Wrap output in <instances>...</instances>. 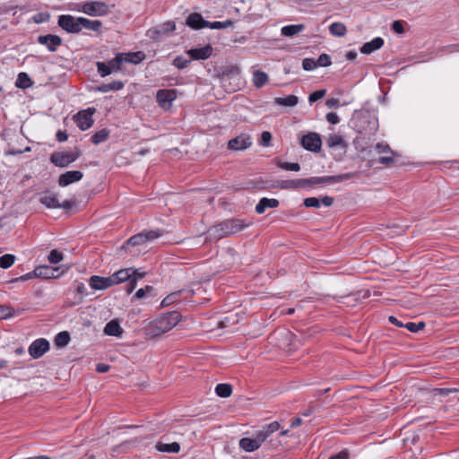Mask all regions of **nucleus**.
Listing matches in <instances>:
<instances>
[{
  "mask_svg": "<svg viewBox=\"0 0 459 459\" xmlns=\"http://www.w3.org/2000/svg\"><path fill=\"white\" fill-rule=\"evenodd\" d=\"M251 221L241 219H230L221 221L209 228L207 231V238L209 240H219L223 238L230 237L238 233L251 225Z\"/></svg>",
  "mask_w": 459,
  "mask_h": 459,
  "instance_id": "nucleus-1",
  "label": "nucleus"
},
{
  "mask_svg": "<svg viewBox=\"0 0 459 459\" xmlns=\"http://www.w3.org/2000/svg\"><path fill=\"white\" fill-rule=\"evenodd\" d=\"M180 320L181 314L178 311L165 313L151 324V332L154 336L161 335L175 327Z\"/></svg>",
  "mask_w": 459,
  "mask_h": 459,
  "instance_id": "nucleus-2",
  "label": "nucleus"
},
{
  "mask_svg": "<svg viewBox=\"0 0 459 459\" xmlns=\"http://www.w3.org/2000/svg\"><path fill=\"white\" fill-rule=\"evenodd\" d=\"M144 275V273H139L138 270L127 268L116 272L110 275V278L112 279L113 285L127 281V292L131 293L134 290L137 281L143 278Z\"/></svg>",
  "mask_w": 459,
  "mask_h": 459,
  "instance_id": "nucleus-3",
  "label": "nucleus"
},
{
  "mask_svg": "<svg viewBox=\"0 0 459 459\" xmlns=\"http://www.w3.org/2000/svg\"><path fill=\"white\" fill-rule=\"evenodd\" d=\"M358 176V172H349L335 176L312 177L307 178L308 187L325 183L336 184Z\"/></svg>",
  "mask_w": 459,
  "mask_h": 459,
  "instance_id": "nucleus-4",
  "label": "nucleus"
},
{
  "mask_svg": "<svg viewBox=\"0 0 459 459\" xmlns=\"http://www.w3.org/2000/svg\"><path fill=\"white\" fill-rule=\"evenodd\" d=\"M81 153L79 150L75 149L73 152H54L50 156V161L55 164L56 167L65 168L67 167L72 162L75 161Z\"/></svg>",
  "mask_w": 459,
  "mask_h": 459,
  "instance_id": "nucleus-5",
  "label": "nucleus"
},
{
  "mask_svg": "<svg viewBox=\"0 0 459 459\" xmlns=\"http://www.w3.org/2000/svg\"><path fill=\"white\" fill-rule=\"evenodd\" d=\"M81 11L90 16H104L110 12V9L105 2L91 1L82 4Z\"/></svg>",
  "mask_w": 459,
  "mask_h": 459,
  "instance_id": "nucleus-6",
  "label": "nucleus"
},
{
  "mask_svg": "<svg viewBox=\"0 0 459 459\" xmlns=\"http://www.w3.org/2000/svg\"><path fill=\"white\" fill-rule=\"evenodd\" d=\"M162 235L160 230H143L136 235H134L127 240V244L130 246H139L146 241L153 240Z\"/></svg>",
  "mask_w": 459,
  "mask_h": 459,
  "instance_id": "nucleus-7",
  "label": "nucleus"
},
{
  "mask_svg": "<svg viewBox=\"0 0 459 459\" xmlns=\"http://www.w3.org/2000/svg\"><path fill=\"white\" fill-rule=\"evenodd\" d=\"M94 111L95 108H89L88 109L82 110L74 116V120L81 130L84 131L91 127L93 125L92 115Z\"/></svg>",
  "mask_w": 459,
  "mask_h": 459,
  "instance_id": "nucleus-8",
  "label": "nucleus"
},
{
  "mask_svg": "<svg viewBox=\"0 0 459 459\" xmlns=\"http://www.w3.org/2000/svg\"><path fill=\"white\" fill-rule=\"evenodd\" d=\"M58 25L69 33L81 32V25L78 22V17L75 18L68 14L60 15L58 17Z\"/></svg>",
  "mask_w": 459,
  "mask_h": 459,
  "instance_id": "nucleus-9",
  "label": "nucleus"
},
{
  "mask_svg": "<svg viewBox=\"0 0 459 459\" xmlns=\"http://www.w3.org/2000/svg\"><path fill=\"white\" fill-rule=\"evenodd\" d=\"M176 30L174 22L169 21L160 27H154L147 30V36L152 40H159L161 36L167 35Z\"/></svg>",
  "mask_w": 459,
  "mask_h": 459,
  "instance_id": "nucleus-10",
  "label": "nucleus"
},
{
  "mask_svg": "<svg viewBox=\"0 0 459 459\" xmlns=\"http://www.w3.org/2000/svg\"><path fill=\"white\" fill-rule=\"evenodd\" d=\"M300 143L306 150L316 152L321 149L322 141L318 134L308 133L302 136Z\"/></svg>",
  "mask_w": 459,
  "mask_h": 459,
  "instance_id": "nucleus-11",
  "label": "nucleus"
},
{
  "mask_svg": "<svg viewBox=\"0 0 459 459\" xmlns=\"http://www.w3.org/2000/svg\"><path fill=\"white\" fill-rule=\"evenodd\" d=\"M252 145V137L247 134H241L228 143V148L232 151H242Z\"/></svg>",
  "mask_w": 459,
  "mask_h": 459,
  "instance_id": "nucleus-12",
  "label": "nucleus"
},
{
  "mask_svg": "<svg viewBox=\"0 0 459 459\" xmlns=\"http://www.w3.org/2000/svg\"><path fill=\"white\" fill-rule=\"evenodd\" d=\"M49 350V342L43 338L37 339L29 347V353L33 359H39Z\"/></svg>",
  "mask_w": 459,
  "mask_h": 459,
  "instance_id": "nucleus-13",
  "label": "nucleus"
},
{
  "mask_svg": "<svg viewBox=\"0 0 459 459\" xmlns=\"http://www.w3.org/2000/svg\"><path fill=\"white\" fill-rule=\"evenodd\" d=\"M159 105L163 108H169L177 98L176 90H159L156 94Z\"/></svg>",
  "mask_w": 459,
  "mask_h": 459,
  "instance_id": "nucleus-14",
  "label": "nucleus"
},
{
  "mask_svg": "<svg viewBox=\"0 0 459 459\" xmlns=\"http://www.w3.org/2000/svg\"><path fill=\"white\" fill-rule=\"evenodd\" d=\"M280 428V423L273 421L265 425L262 429L256 431L255 434L257 435L261 445L266 441H272L273 434L276 433Z\"/></svg>",
  "mask_w": 459,
  "mask_h": 459,
  "instance_id": "nucleus-15",
  "label": "nucleus"
},
{
  "mask_svg": "<svg viewBox=\"0 0 459 459\" xmlns=\"http://www.w3.org/2000/svg\"><path fill=\"white\" fill-rule=\"evenodd\" d=\"M38 42L46 46L50 52H55L62 45V39L53 34L40 35L38 37Z\"/></svg>",
  "mask_w": 459,
  "mask_h": 459,
  "instance_id": "nucleus-16",
  "label": "nucleus"
},
{
  "mask_svg": "<svg viewBox=\"0 0 459 459\" xmlns=\"http://www.w3.org/2000/svg\"><path fill=\"white\" fill-rule=\"evenodd\" d=\"M83 177V174L79 170L66 171L60 175L58 178V185L60 186H66L72 183L80 181Z\"/></svg>",
  "mask_w": 459,
  "mask_h": 459,
  "instance_id": "nucleus-17",
  "label": "nucleus"
},
{
  "mask_svg": "<svg viewBox=\"0 0 459 459\" xmlns=\"http://www.w3.org/2000/svg\"><path fill=\"white\" fill-rule=\"evenodd\" d=\"M238 445L241 449L249 453L256 451L262 446L255 433H254L252 437L241 438Z\"/></svg>",
  "mask_w": 459,
  "mask_h": 459,
  "instance_id": "nucleus-18",
  "label": "nucleus"
},
{
  "mask_svg": "<svg viewBox=\"0 0 459 459\" xmlns=\"http://www.w3.org/2000/svg\"><path fill=\"white\" fill-rule=\"evenodd\" d=\"M89 284L93 290H106L111 286L112 279L109 277H101L93 275L89 279Z\"/></svg>",
  "mask_w": 459,
  "mask_h": 459,
  "instance_id": "nucleus-19",
  "label": "nucleus"
},
{
  "mask_svg": "<svg viewBox=\"0 0 459 459\" xmlns=\"http://www.w3.org/2000/svg\"><path fill=\"white\" fill-rule=\"evenodd\" d=\"M303 204L307 208H319L321 204L331 206L333 204V198L328 195L324 196L321 200L316 197H307L304 199Z\"/></svg>",
  "mask_w": 459,
  "mask_h": 459,
  "instance_id": "nucleus-20",
  "label": "nucleus"
},
{
  "mask_svg": "<svg viewBox=\"0 0 459 459\" xmlns=\"http://www.w3.org/2000/svg\"><path fill=\"white\" fill-rule=\"evenodd\" d=\"M212 48L207 45L201 48H191L187 51V54L195 60H205L212 55Z\"/></svg>",
  "mask_w": 459,
  "mask_h": 459,
  "instance_id": "nucleus-21",
  "label": "nucleus"
},
{
  "mask_svg": "<svg viewBox=\"0 0 459 459\" xmlns=\"http://www.w3.org/2000/svg\"><path fill=\"white\" fill-rule=\"evenodd\" d=\"M186 24L194 30L207 28V21H204L200 13H191L186 22Z\"/></svg>",
  "mask_w": 459,
  "mask_h": 459,
  "instance_id": "nucleus-22",
  "label": "nucleus"
},
{
  "mask_svg": "<svg viewBox=\"0 0 459 459\" xmlns=\"http://www.w3.org/2000/svg\"><path fill=\"white\" fill-rule=\"evenodd\" d=\"M39 202L48 209H55L59 206L56 195L49 192L40 194Z\"/></svg>",
  "mask_w": 459,
  "mask_h": 459,
  "instance_id": "nucleus-23",
  "label": "nucleus"
},
{
  "mask_svg": "<svg viewBox=\"0 0 459 459\" xmlns=\"http://www.w3.org/2000/svg\"><path fill=\"white\" fill-rule=\"evenodd\" d=\"M58 271L57 268H52L48 265H41L36 267L32 272L34 277L51 279L56 277V273Z\"/></svg>",
  "mask_w": 459,
  "mask_h": 459,
  "instance_id": "nucleus-24",
  "label": "nucleus"
},
{
  "mask_svg": "<svg viewBox=\"0 0 459 459\" xmlns=\"http://www.w3.org/2000/svg\"><path fill=\"white\" fill-rule=\"evenodd\" d=\"M279 201L275 198L263 197L255 205V212L258 214L264 213L268 208H276L279 206Z\"/></svg>",
  "mask_w": 459,
  "mask_h": 459,
  "instance_id": "nucleus-25",
  "label": "nucleus"
},
{
  "mask_svg": "<svg viewBox=\"0 0 459 459\" xmlns=\"http://www.w3.org/2000/svg\"><path fill=\"white\" fill-rule=\"evenodd\" d=\"M78 22L81 25V30L85 29L92 31H100L102 27V22L99 20H90L84 17H78Z\"/></svg>",
  "mask_w": 459,
  "mask_h": 459,
  "instance_id": "nucleus-26",
  "label": "nucleus"
},
{
  "mask_svg": "<svg viewBox=\"0 0 459 459\" xmlns=\"http://www.w3.org/2000/svg\"><path fill=\"white\" fill-rule=\"evenodd\" d=\"M384 45V39L380 37H377L373 39L369 42H366L361 48L360 52L362 54H371L375 50L379 49Z\"/></svg>",
  "mask_w": 459,
  "mask_h": 459,
  "instance_id": "nucleus-27",
  "label": "nucleus"
},
{
  "mask_svg": "<svg viewBox=\"0 0 459 459\" xmlns=\"http://www.w3.org/2000/svg\"><path fill=\"white\" fill-rule=\"evenodd\" d=\"M103 332L109 336H120L123 329L117 320H111L105 325Z\"/></svg>",
  "mask_w": 459,
  "mask_h": 459,
  "instance_id": "nucleus-28",
  "label": "nucleus"
},
{
  "mask_svg": "<svg viewBox=\"0 0 459 459\" xmlns=\"http://www.w3.org/2000/svg\"><path fill=\"white\" fill-rule=\"evenodd\" d=\"M376 148L378 150L379 152H390L391 153L390 156L380 157L378 160L379 163L385 165V166H390L392 163H394V159L392 156L394 154V152L390 150L388 145H383L381 143H377Z\"/></svg>",
  "mask_w": 459,
  "mask_h": 459,
  "instance_id": "nucleus-29",
  "label": "nucleus"
},
{
  "mask_svg": "<svg viewBox=\"0 0 459 459\" xmlns=\"http://www.w3.org/2000/svg\"><path fill=\"white\" fill-rule=\"evenodd\" d=\"M155 448L162 453L177 454L180 451V445L178 442H172L170 444L158 442L155 445Z\"/></svg>",
  "mask_w": 459,
  "mask_h": 459,
  "instance_id": "nucleus-30",
  "label": "nucleus"
},
{
  "mask_svg": "<svg viewBox=\"0 0 459 459\" xmlns=\"http://www.w3.org/2000/svg\"><path fill=\"white\" fill-rule=\"evenodd\" d=\"M305 29L304 24H293V25H287L281 28V35L285 37H293L301 31H303Z\"/></svg>",
  "mask_w": 459,
  "mask_h": 459,
  "instance_id": "nucleus-31",
  "label": "nucleus"
},
{
  "mask_svg": "<svg viewBox=\"0 0 459 459\" xmlns=\"http://www.w3.org/2000/svg\"><path fill=\"white\" fill-rule=\"evenodd\" d=\"M325 143L329 148H333V147H338V146L344 148L346 146V143H345L343 138L341 135L336 134H330L325 140Z\"/></svg>",
  "mask_w": 459,
  "mask_h": 459,
  "instance_id": "nucleus-32",
  "label": "nucleus"
},
{
  "mask_svg": "<svg viewBox=\"0 0 459 459\" xmlns=\"http://www.w3.org/2000/svg\"><path fill=\"white\" fill-rule=\"evenodd\" d=\"M298 102L299 99L295 95H289L284 98L277 97L274 99V103L282 107H294Z\"/></svg>",
  "mask_w": 459,
  "mask_h": 459,
  "instance_id": "nucleus-33",
  "label": "nucleus"
},
{
  "mask_svg": "<svg viewBox=\"0 0 459 459\" xmlns=\"http://www.w3.org/2000/svg\"><path fill=\"white\" fill-rule=\"evenodd\" d=\"M269 81V77L266 73L256 71L253 75V83L256 88H262Z\"/></svg>",
  "mask_w": 459,
  "mask_h": 459,
  "instance_id": "nucleus-34",
  "label": "nucleus"
},
{
  "mask_svg": "<svg viewBox=\"0 0 459 459\" xmlns=\"http://www.w3.org/2000/svg\"><path fill=\"white\" fill-rule=\"evenodd\" d=\"M124 83L121 81H114L110 83H104L99 86L98 90L100 92H108L111 91H119L123 89Z\"/></svg>",
  "mask_w": 459,
  "mask_h": 459,
  "instance_id": "nucleus-35",
  "label": "nucleus"
},
{
  "mask_svg": "<svg viewBox=\"0 0 459 459\" xmlns=\"http://www.w3.org/2000/svg\"><path fill=\"white\" fill-rule=\"evenodd\" d=\"M145 58V55L142 51L127 53L124 56L125 62L132 64H139Z\"/></svg>",
  "mask_w": 459,
  "mask_h": 459,
  "instance_id": "nucleus-36",
  "label": "nucleus"
},
{
  "mask_svg": "<svg viewBox=\"0 0 459 459\" xmlns=\"http://www.w3.org/2000/svg\"><path fill=\"white\" fill-rule=\"evenodd\" d=\"M329 31L333 36L343 37L347 32V28L342 22H333L330 25Z\"/></svg>",
  "mask_w": 459,
  "mask_h": 459,
  "instance_id": "nucleus-37",
  "label": "nucleus"
},
{
  "mask_svg": "<svg viewBox=\"0 0 459 459\" xmlns=\"http://www.w3.org/2000/svg\"><path fill=\"white\" fill-rule=\"evenodd\" d=\"M109 136V131L106 128H103L100 131H97L92 136H91V143L94 144H100L103 142H105Z\"/></svg>",
  "mask_w": 459,
  "mask_h": 459,
  "instance_id": "nucleus-38",
  "label": "nucleus"
},
{
  "mask_svg": "<svg viewBox=\"0 0 459 459\" xmlns=\"http://www.w3.org/2000/svg\"><path fill=\"white\" fill-rule=\"evenodd\" d=\"M215 392L218 396L227 398L232 393V386L230 384H218L215 387Z\"/></svg>",
  "mask_w": 459,
  "mask_h": 459,
  "instance_id": "nucleus-39",
  "label": "nucleus"
},
{
  "mask_svg": "<svg viewBox=\"0 0 459 459\" xmlns=\"http://www.w3.org/2000/svg\"><path fill=\"white\" fill-rule=\"evenodd\" d=\"M69 342H70V334L66 331L60 332L59 333L56 334V336L55 338V344L57 347H65L69 343Z\"/></svg>",
  "mask_w": 459,
  "mask_h": 459,
  "instance_id": "nucleus-40",
  "label": "nucleus"
},
{
  "mask_svg": "<svg viewBox=\"0 0 459 459\" xmlns=\"http://www.w3.org/2000/svg\"><path fill=\"white\" fill-rule=\"evenodd\" d=\"M16 257L12 254H5L0 256V267L3 269L10 268L15 262Z\"/></svg>",
  "mask_w": 459,
  "mask_h": 459,
  "instance_id": "nucleus-41",
  "label": "nucleus"
},
{
  "mask_svg": "<svg viewBox=\"0 0 459 459\" xmlns=\"http://www.w3.org/2000/svg\"><path fill=\"white\" fill-rule=\"evenodd\" d=\"M125 62L124 60V55L123 54H117L115 58L108 61L107 64L109 65V68H111V73L113 71L117 72L121 70V64Z\"/></svg>",
  "mask_w": 459,
  "mask_h": 459,
  "instance_id": "nucleus-42",
  "label": "nucleus"
},
{
  "mask_svg": "<svg viewBox=\"0 0 459 459\" xmlns=\"http://www.w3.org/2000/svg\"><path fill=\"white\" fill-rule=\"evenodd\" d=\"M32 84L30 78L26 73H20L16 81V86L19 88H28Z\"/></svg>",
  "mask_w": 459,
  "mask_h": 459,
  "instance_id": "nucleus-43",
  "label": "nucleus"
},
{
  "mask_svg": "<svg viewBox=\"0 0 459 459\" xmlns=\"http://www.w3.org/2000/svg\"><path fill=\"white\" fill-rule=\"evenodd\" d=\"M97 71L101 77H105L111 74V68L107 63L104 62H97L96 63Z\"/></svg>",
  "mask_w": 459,
  "mask_h": 459,
  "instance_id": "nucleus-44",
  "label": "nucleus"
},
{
  "mask_svg": "<svg viewBox=\"0 0 459 459\" xmlns=\"http://www.w3.org/2000/svg\"><path fill=\"white\" fill-rule=\"evenodd\" d=\"M64 259V255L56 249H53L48 255V261L52 264H56Z\"/></svg>",
  "mask_w": 459,
  "mask_h": 459,
  "instance_id": "nucleus-45",
  "label": "nucleus"
},
{
  "mask_svg": "<svg viewBox=\"0 0 459 459\" xmlns=\"http://www.w3.org/2000/svg\"><path fill=\"white\" fill-rule=\"evenodd\" d=\"M14 316V309L8 306H0V318L6 319Z\"/></svg>",
  "mask_w": 459,
  "mask_h": 459,
  "instance_id": "nucleus-46",
  "label": "nucleus"
},
{
  "mask_svg": "<svg viewBox=\"0 0 459 459\" xmlns=\"http://www.w3.org/2000/svg\"><path fill=\"white\" fill-rule=\"evenodd\" d=\"M232 24L231 21H226L224 22H207V28L214 29V30H220V29H226L229 26Z\"/></svg>",
  "mask_w": 459,
  "mask_h": 459,
  "instance_id": "nucleus-47",
  "label": "nucleus"
},
{
  "mask_svg": "<svg viewBox=\"0 0 459 459\" xmlns=\"http://www.w3.org/2000/svg\"><path fill=\"white\" fill-rule=\"evenodd\" d=\"M331 64L332 61L330 56L325 53L321 54L316 60L317 66L326 67L331 65Z\"/></svg>",
  "mask_w": 459,
  "mask_h": 459,
  "instance_id": "nucleus-48",
  "label": "nucleus"
},
{
  "mask_svg": "<svg viewBox=\"0 0 459 459\" xmlns=\"http://www.w3.org/2000/svg\"><path fill=\"white\" fill-rule=\"evenodd\" d=\"M404 327L411 333H417L425 327V323L420 322L416 324L413 322H409L404 325Z\"/></svg>",
  "mask_w": 459,
  "mask_h": 459,
  "instance_id": "nucleus-49",
  "label": "nucleus"
},
{
  "mask_svg": "<svg viewBox=\"0 0 459 459\" xmlns=\"http://www.w3.org/2000/svg\"><path fill=\"white\" fill-rule=\"evenodd\" d=\"M181 293V290L179 291H177V292H173L169 295H168L161 302V306L162 307H166V306H169L175 302H177V298L178 296V294Z\"/></svg>",
  "mask_w": 459,
  "mask_h": 459,
  "instance_id": "nucleus-50",
  "label": "nucleus"
},
{
  "mask_svg": "<svg viewBox=\"0 0 459 459\" xmlns=\"http://www.w3.org/2000/svg\"><path fill=\"white\" fill-rule=\"evenodd\" d=\"M190 63L189 59H186L183 56H177L173 60V65L178 67V69H184L186 68Z\"/></svg>",
  "mask_w": 459,
  "mask_h": 459,
  "instance_id": "nucleus-51",
  "label": "nucleus"
},
{
  "mask_svg": "<svg viewBox=\"0 0 459 459\" xmlns=\"http://www.w3.org/2000/svg\"><path fill=\"white\" fill-rule=\"evenodd\" d=\"M326 94V90H318L314 92H312L308 97V101L310 103H314L317 101L318 100L324 98Z\"/></svg>",
  "mask_w": 459,
  "mask_h": 459,
  "instance_id": "nucleus-52",
  "label": "nucleus"
},
{
  "mask_svg": "<svg viewBox=\"0 0 459 459\" xmlns=\"http://www.w3.org/2000/svg\"><path fill=\"white\" fill-rule=\"evenodd\" d=\"M280 168L289 171H299L300 169V166L297 162H282L280 164Z\"/></svg>",
  "mask_w": 459,
  "mask_h": 459,
  "instance_id": "nucleus-53",
  "label": "nucleus"
},
{
  "mask_svg": "<svg viewBox=\"0 0 459 459\" xmlns=\"http://www.w3.org/2000/svg\"><path fill=\"white\" fill-rule=\"evenodd\" d=\"M153 290V287L147 285L144 288L139 289L135 293V298L138 299L145 298L149 293H151Z\"/></svg>",
  "mask_w": 459,
  "mask_h": 459,
  "instance_id": "nucleus-54",
  "label": "nucleus"
},
{
  "mask_svg": "<svg viewBox=\"0 0 459 459\" xmlns=\"http://www.w3.org/2000/svg\"><path fill=\"white\" fill-rule=\"evenodd\" d=\"M302 67L306 71H311L317 67L316 61L313 58H305L302 62Z\"/></svg>",
  "mask_w": 459,
  "mask_h": 459,
  "instance_id": "nucleus-55",
  "label": "nucleus"
},
{
  "mask_svg": "<svg viewBox=\"0 0 459 459\" xmlns=\"http://www.w3.org/2000/svg\"><path fill=\"white\" fill-rule=\"evenodd\" d=\"M272 134L268 131H264L261 134L260 144L263 146H269L272 141Z\"/></svg>",
  "mask_w": 459,
  "mask_h": 459,
  "instance_id": "nucleus-56",
  "label": "nucleus"
},
{
  "mask_svg": "<svg viewBox=\"0 0 459 459\" xmlns=\"http://www.w3.org/2000/svg\"><path fill=\"white\" fill-rule=\"evenodd\" d=\"M457 389H451V388H435L433 389V394L434 395H444L446 396L454 392H456Z\"/></svg>",
  "mask_w": 459,
  "mask_h": 459,
  "instance_id": "nucleus-57",
  "label": "nucleus"
},
{
  "mask_svg": "<svg viewBox=\"0 0 459 459\" xmlns=\"http://www.w3.org/2000/svg\"><path fill=\"white\" fill-rule=\"evenodd\" d=\"M325 117H326L327 122H329L332 125L338 124L340 121L338 115L334 112H330V113L326 114Z\"/></svg>",
  "mask_w": 459,
  "mask_h": 459,
  "instance_id": "nucleus-58",
  "label": "nucleus"
},
{
  "mask_svg": "<svg viewBox=\"0 0 459 459\" xmlns=\"http://www.w3.org/2000/svg\"><path fill=\"white\" fill-rule=\"evenodd\" d=\"M392 29L394 30V31H395L396 33H399V34L403 32V25L402 22H400V21H394L392 23Z\"/></svg>",
  "mask_w": 459,
  "mask_h": 459,
  "instance_id": "nucleus-59",
  "label": "nucleus"
},
{
  "mask_svg": "<svg viewBox=\"0 0 459 459\" xmlns=\"http://www.w3.org/2000/svg\"><path fill=\"white\" fill-rule=\"evenodd\" d=\"M350 455L346 450H342L336 455H332L329 459H349Z\"/></svg>",
  "mask_w": 459,
  "mask_h": 459,
  "instance_id": "nucleus-60",
  "label": "nucleus"
},
{
  "mask_svg": "<svg viewBox=\"0 0 459 459\" xmlns=\"http://www.w3.org/2000/svg\"><path fill=\"white\" fill-rule=\"evenodd\" d=\"M325 104L330 108H337L340 106V101L337 99L331 98L326 100Z\"/></svg>",
  "mask_w": 459,
  "mask_h": 459,
  "instance_id": "nucleus-61",
  "label": "nucleus"
},
{
  "mask_svg": "<svg viewBox=\"0 0 459 459\" xmlns=\"http://www.w3.org/2000/svg\"><path fill=\"white\" fill-rule=\"evenodd\" d=\"M295 183H296V185H295L296 188L308 187L307 178L295 179Z\"/></svg>",
  "mask_w": 459,
  "mask_h": 459,
  "instance_id": "nucleus-62",
  "label": "nucleus"
},
{
  "mask_svg": "<svg viewBox=\"0 0 459 459\" xmlns=\"http://www.w3.org/2000/svg\"><path fill=\"white\" fill-rule=\"evenodd\" d=\"M296 183H295V179L294 180H284L281 183V188H296L295 186Z\"/></svg>",
  "mask_w": 459,
  "mask_h": 459,
  "instance_id": "nucleus-63",
  "label": "nucleus"
},
{
  "mask_svg": "<svg viewBox=\"0 0 459 459\" xmlns=\"http://www.w3.org/2000/svg\"><path fill=\"white\" fill-rule=\"evenodd\" d=\"M56 136L57 141L60 143L66 141L68 138V135L65 131H58Z\"/></svg>",
  "mask_w": 459,
  "mask_h": 459,
  "instance_id": "nucleus-64",
  "label": "nucleus"
}]
</instances>
